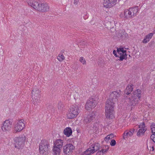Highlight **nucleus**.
Listing matches in <instances>:
<instances>
[{"instance_id":"10","label":"nucleus","mask_w":155,"mask_h":155,"mask_svg":"<svg viewBox=\"0 0 155 155\" xmlns=\"http://www.w3.org/2000/svg\"><path fill=\"white\" fill-rule=\"evenodd\" d=\"M100 144L96 143L92 144L91 147L88 148L84 152L83 155H89L97 151L99 148Z\"/></svg>"},{"instance_id":"2","label":"nucleus","mask_w":155,"mask_h":155,"mask_svg":"<svg viewBox=\"0 0 155 155\" xmlns=\"http://www.w3.org/2000/svg\"><path fill=\"white\" fill-rule=\"evenodd\" d=\"M28 4L36 10L42 12H46L49 10L48 5L41 2L39 0H27Z\"/></svg>"},{"instance_id":"25","label":"nucleus","mask_w":155,"mask_h":155,"mask_svg":"<svg viewBox=\"0 0 155 155\" xmlns=\"http://www.w3.org/2000/svg\"><path fill=\"white\" fill-rule=\"evenodd\" d=\"M109 147L108 146H106L104 147L100 151V152H102L103 154L106 153L108 150Z\"/></svg>"},{"instance_id":"32","label":"nucleus","mask_w":155,"mask_h":155,"mask_svg":"<svg viewBox=\"0 0 155 155\" xmlns=\"http://www.w3.org/2000/svg\"><path fill=\"white\" fill-rule=\"evenodd\" d=\"M99 124L97 123L94 124L93 128H95V130H97L99 127Z\"/></svg>"},{"instance_id":"27","label":"nucleus","mask_w":155,"mask_h":155,"mask_svg":"<svg viewBox=\"0 0 155 155\" xmlns=\"http://www.w3.org/2000/svg\"><path fill=\"white\" fill-rule=\"evenodd\" d=\"M57 59L59 61L61 62L64 60V57L63 54H60L57 57Z\"/></svg>"},{"instance_id":"11","label":"nucleus","mask_w":155,"mask_h":155,"mask_svg":"<svg viewBox=\"0 0 155 155\" xmlns=\"http://www.w3.org/2000/svg\"><path fill=\"white\" fill-rule=\"evenodd\" d=\"M97 104V101L94 98L88 100L85 104V108L87 110H91L94 108Z\"/></svg>"},{"instance_id":"29","label":"nucleus","mask_w":155,"mask_h":155,"mask_svg":"<svg viewBox=\"0 0 155 155\" xmlns=\"http://www.w3.org/2000/svg\"><path fill=\"white\" fill-rule=\"evenodd\" d=\"M152 132L153 133H155V124H152L150 126Z\"/></svg>"},{"instance_id":"28","label":"nucleus","mask_w":155,"mask_h":155,"mask_svg":"<svg viewBox=\"0 0 155 155\" xmlns=\"http://www.w3.org/2000/svg\"><path fill=\"white\" fill-rule=\"evenodd\" d=\"M79 61L83 65L86 64V60L83 57H81L80 58Z\"/></svg>"},{"instance_id":"8","label":"nucleus","mask_w":155,"mask_h":155,"mask_svg":"<svg viewBox=\"0 0 155 155\" xmlns=\"http://www.w3.org/2000/svg\"><path fill=\"white\" fill-rule=\"evenodd\" d=\"M25 121L21 119L16 121L14 127V133H16L22 130L25 127Z\"/></svg>"},{"instance_id":"7","label":"nucleus","mask_w":155,"mask_h":155,"mask_svg":"<svg viewBox=\"0 0 155 155\" xmlns=\"http://www.w3.org/2000/svg\"><path fill=\"white\" fill-rule=\"evenodd\" d=\"M40 91L37 88L33 89L32 92V102L35 105H37L40 102Z\"/></svg>"},{"instance_id":"23","label":"nucleus","mask_w":155,"mask_h":155,"mask_svg":"<svg viewBox=\"0 0 155 155\" xmlns=\"http://www.w3.org/2000/svg\"><path fill=\"white\" fill-rule=\"evenodd\" d=\"M61 149L53 146L52 151L54 155H60Z\"/></svg>"},{"instance_id":"36","label":"nucleus","mask_w":155,"mask_h":155,"mask_svg":"<svg viewBox=\"0 0 155 155\" xmlns=\"http://www.w3.org/2000/svg\"><path fill=\"white\" fill-rule=\"evenodd\" d=\"M79 2V0H74V5H77Z\"/></svg>"},{"instance_id":"12","label":"nucleus","mask_w":155,"mask_h":155,"mask_svg":"<svg viewBox=\"0 0 155 155\" xmlns=\"http://www.w3.org/2000/svg\"><path fill=\"white\" fill-rule=\"evenodd\" d=\"M121 0H104L103 5L106 8H110L115 5Z\"/></svg>"},{"instance_id":"6","label":"nucleus","mask_w":155,"mask_h":155,"mask_svg":"<svg viewBox=\"0 0 155 155\" xmlns=\"http://www.w3.org/2000/svg\"><path fill=\"white\" fill-rule=\"evenodd\" d=\"M49 145L48 141L45 140H42L39 143V150L40 154H44L47 153L49 149Z\"/></svg>"},{"instance_id":"1","label":"nucleus","mask_w":155,"mask_h":155,"mask_svg":"<svg viewBox=\"0 0 155 155\" xmlns=\"http://www.w3.org/2000/svg\"><path fill=\"white\" fill-rule=\"evenodd\" d=\"M121 94L120 90L112 92L110 95V98L106 101L105 106V115L107 118L112 119L114 118V107L115 102L117 101Z\"/></svg>"},{"instance_id":"24","label":"nucleus","mask_w":155,"mask_h":155,"mask_svg":"<svg viewBox=\"0 0 155 155\" xmlns=\"http://www.w3.org/2000/svg\"><path fill=\"white\" fill-rule=\"evenodd\" d=\"M130 9L131 13H132L133 17L134 16L136 15L138 11V7H135L134 8H130Z\"/></svg>"},{"instance_id":"30","label":"nucleus","mask_w":155,"mask_h":155,"mask_svg":"<svg viewBox=\"0 0 155 155\" xmlns=\"http://www.w3.org/2000/svg\"><path fill=\"white\" fill-rule=\"evenodd\" d=\"M119 33L121 35V36L122 37H124V36H126L127 35V34L124 31H119Z\"/></svg>"},{"instance_id":"33","label":"nucleus","mask_w":155,"mask_h":155,"mask_svg":"<svg viewBox=\"0 0 155 155\" xmlns=\"http://www.w3.org/2000/svg\"><path fill=\"white\" fill-rule=\"evenodd\" d=\"M116 144V142L115 140L113 139L111 140L110 145L111 146H114Z\"/></svg>"},{"instance_id":"16","label":"nucleus","mask_w":155,"mask_h":155,"mask_svg":"<svg viewBox=\"0 0 155 155\" xmlns=\"http://www.w3.org/2000/svg\"><path fill=\"white\" fill-rule=\"evenodd\" d=\"M139 128H140L137 133V136L138 137L142 136L146 130L145 124L144 122H142L139 125Z\"/></svg>"},{"instance_id":"26","label":"nucleus","mask_w":155,"mask_h":155,"mask_svg":"<svg viewBox=\"0 0 155 155\" xmlns=\"http://www.w3.org/2000/svg\"><path fill=\"white\" fill-rule=\"evenodd\" d=\"M114 137V135L113 134H111L108 135L107 136L104 138V140L106 142H108L109 140L112 139Z\"/></svg>"},{"instance_id":"31","label":"nucleus","mask_w":155,"mask_h":155,"mask_svg":"<svg viewBox=\"0 0 155 155\" xmlns=\"http://www.w3.org/2000/svg\"><path fill=\"white\" fill-rule=\"evenodd\" d=\"M63 107L62 103L61 102H59L58 104V109L61 110Z\"/></svg>"},{"instance_id":"20","label":"nucleus","mask_w":155,"mask_h":155,"mask_svg":"<svg viewBox=\"0 0 155 155\" xmlns=\"http://www.w3.org/2000/svg\"><path fill=\"white\" fill-rule=\"evenodd\" d=\"M135 130L134 129H131L129 131H127L124 132V134L123 137L125 139L127 137H130L132 136Z\"/></svg>"},{"instance_id":"5","label":"nucleus","mask_w":155,"mask_h":155,"mask_svg":"<svg viewBox=\"0 0 155 155\" xmlns=\"http://www.w3.org/2000/svg\"><path fill=\"white\" fill-rule=\"evenodd\" d=\"M26 137L24 134L18 137H15L14 139V141L15 142V147L18 149L21 148L23 146Z\"/></svg>"},{"instance_id":"19","label":"nucleus","mask_w":155,"mask_h":155,"mask_svg":"<svg viewBox=\"0 0 155 155\" xmlns=\"http://www.w3.org/2000/svg\"><path fill=\"white\" fill-rule=\"evenodd\" d=\"M124 15L125 18L127 19L132 18H133L132 13H131L130 8L129 9H126L124 10Z\"/></svg>"},{"instance_id":"17","label":"nucleus","mask_w":155,"mask_h":155,"mask_svg":"<svg viewBox=\"0 0 155 155\" xmlns=\"http://www.w3.org/2000/svg\"><path fill=\"white\" fill-rule=\"evenodd\" d=\"M64 145V141L61 139L56 140L54 143V146L62 149Z\"/></svg>"},{"instance_id":"37","label":"nucleus","mask_w":155,"mask_h":155,"mask_svg":"<svg viewBox=\"0 0 155 155\" xmlns=\"http://www.w3.org/2000/svg\"><path fill=\"white\" fill-rule=\"evenodd\" d=\"M151 149L150 150H152V151H153L154 150V148L153 146H152L151 148Z\"/></svg>"},{"instance_id":"22","label":"nucleus","mask_w":155,"mask_h":155,"mask_svg":"<svg viewBox=\"0 0 155 155\" xmlns=\"http://www.w3.org/2000/svg\"><path fill=\"white\" fill-rule=\"evenodd\" d=\"M133 89V85H128L125 90V93L127 95H129L132 91Z\"/></svg>"},{"instance_id":"18","label":"nucleus","mask_w":155,"mask_h":155,"mask_svg":"<svg viewBox=\"0 0 155 155\" xmlns=\"http://www.w3.org/2000/svg\"><path fill=\"white\" fill-rule=\"evenodd\" d=\"M153 34L154 33H150L146 35L142 41L143 43L146 44L149 42L152 38Z\"/></svg>"},{"instance_id":"21","label":"nucleus","mask_w":155,"mask_h":155,"mask_svg":"<svg viewBox=\"0 0 155 155\" xmlns=\"http://www.w3.org/2000/svg\"><path fill=\"white\" fill-rule=\"evenodd\" d=\"M64 134L67 137H70L72 134V130L71 128L67 127L64 130Z\"/></svg>"},{"instance_id":"4","label":"nucleus","mask_w":155,"mask_h":155,"mask_svg":"<svg viewBox=\"0 0 155 155\" xmlns=\"http://www.w3.org/2000/svg\"><path fill=\"white\" fill-rule=\"evenodd\" d=\"M80 111L77 105H72L70 106L66 113V117L68 119H73L77 117Z\"/></svg>"},{"instance_id":"35","label":"nucleus","mask_w":155,"mask_h":155,"mask_svg":"<svg viewBox=\"0 0 155 155\" xmlns=\"http://www.w3.org/2000/svg\"><path fill=\"white\" fill-rule=\"evenodd\" d=\"M113 54L116 57H117L118 56V54L117 52V51H116L115 50H114L113 51Z\"/></svg>"},{"instance_id":"9","label":"nucleus","mask_w":155,"mask_h":155,"mask_svg":"<svg viewBox=\"0 0 155 155\" xmlns=\"http://www.w3.org/2000/svg\"><path fill=\"white\" fill-rule=\"evenodd\" d=\"M12 122L9 120H6L4 121L1 126V129L3 132L7 133L11 130Z\"/></svg>"},{"instance_id":"3","label":"nucleus","mask_w":155,"mask_h":155,"mask_svg":"<svg viewBox=\"0 0 155 155\" xmlns=\"http://www.w3.org/2000/svg\"><path fill=\"white\" fill-rule=\"evenodd\" d=\"M141 96V91L140 90L137 89L133 91L128 97V101L129 104L132 106L136 105L140 101Z\"/></svg>"},{"instance_id":"14","label":"nucleus","mask_w":155,"mask_h":155,"mask_svg":"<svg viewBox=\"0 0 155 155\" xmlns=\"http://www.w3.org/2000/svg\"><path fill=\"white\" fill-rule=\"evenodd\" d=\"M126 51L123 48H120L117 49V52L118 57H119L120 61H123L124 59L126 58L127 55Z\"/></svg>"},{"instance_id":"34","label":"nucleus","mask_w":155,"mask_h":155,"mask_svg":"<svg viewBox=\"0 0 155 155\" xmlns=\"http://www.w3.org/2000/svg\"><path fill=\"white\" fill-rule=\"evenodd\" d=\"M151 138L153 141L155 143V133H153V134L151 135Z\"/></svg>"},{"instance_id":"13","label":"nucleus","mask_w":155,"mask_h":155,"mask_svg":"<svg viewBox=\"0 0 155 155\" xmlns=\"http://www.w3.org/2000/svg\"><path fill=\"white\" fill-rule=\"evenodd\" d=\"M74 149V147L72 144H67L63 147V152L65 154L69 155L72 152Z\"/></svg>"},{"instance_id":"15","label":"nucleus","mask_w":155,"mask_h":155,"mask_svg":"<svg viewBox=\"0 0 155 155\" xmlns=\"http://www.w3.org/2000/svg\"><path fill=\"white\" fill-rule=\"evenodd\" d=\"M96 115L97 113L95 111H93L85 117L84 123L85 124H87L91 122L94 120Z\"/></svg>"}]
</instances>
